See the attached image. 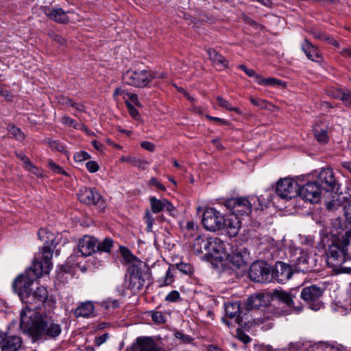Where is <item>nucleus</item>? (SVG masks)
<instances>
[{
	"mask_svg": "<svg viewBox=\"0 0 351 351\" xmlns=\"http://www.w3.org/2000/svg\"><path fill=\"white\" fill-rule=\"evenodd\" d=\"M38 236L44 243L38 259H34L32 266L19 275L13 282L12 288L20 293L23 300L29 303L42 302L47 297V290L45 287H38L34 290V281L43 274H48L52 268L51 258L53 252L51 247H55L56 237L53 233L46 228H40Z\"/></svg>",
	"mask_w": 351,
	"mask_h": 351,
	"instance_id": "f257e3e1",
	"label": "nucleus"
},
{
	"mask_svg": "<svg viewBox=\"0 0 351 351\" xmlns=\"http://www.w3.org/2000/svg\"><path fill=\"white\" fill-rule=\"evenodd\" d=\"M21 302L25 305L20 314V327L33 343H43L47 340L57 339L62 332V326L52 312L38 310L48 296L42 302L29 303L21 298L20 293L15 289Z\"/></svg>",
	"mask_w": 351,
	"mask_h": 351,
	"instance_id": "f03ea898",
	"label": "nucleus"
},
{
	"mask_svg": "<svg viewBox=\"0 0 351 351\" xmlns=\"http://www.w3.org/2000/svg\"><path fill=\"white\" fill-rule=\"evenodd\" d=\"M350 261H351V237L346 234L341 239L329 247L326 262L328 267L333 268L334 270L338 272H347L348 268L343 267V264Z\"/></svg>",
	"mask_w": 351,
	"mask_h": 351,
	"instance_id": "7ed1b4c3",
	"label": "nucleus"
},
{
	"mask_svg": "<svg viewBox=\"0 0 351 351\" xmlns=\"http://www.w3.org/2000/svg\"><path fill=\"white\" fill-rule=\"evenodd\" d=\"M272 298L278 304V306L274 308V314L277 316H286L293 311L300 312L302 309V306L295 305L294 296L287 291L274 290L272 293Z\"/></svg>",
	"mask_w": 351,
	"mask_h": 351,
	"instance_id": "20e7f679",
	"label": "nucleus"
},
{
	"mask_svg": "<svg viewBox=\"0 0 351 351\" xmlns=\"http://www.w3.org/2000/svg\"><path fill=\"white\" fill-rule=\"evenodd\" d=\"M157 77L149 70H128L123 73L122 79L130 86L143 88L147 86L153 79Z\"/></svg>",
	"mask_w": 351,
	"mask_h": 351,
	"instance_id": "39448f33",
	"label": "nucleus"
},
{
	"mask_svg": "<svg viewBox=\"0 0 351 351\" xmlns=\"http://www.w3.org/2000/svg\"><path fill=\"white\" fill-rule=\"evenodd\" d=\"M224 217L213 208H206L202 216V224L205 229L211 232L221 230L223 228Z\"/></svg>",
	"mask_w": 351,
	"mask_h": 351,
	"instance_id": "423d86ee",
	"label": "nucleus"
},
{
	"mask_svg": "<svg viewBox=\"0 0 351 351\" xmlns=\"http://www.w3.org/2000/svg\"><path fill=\"white\" fill-rule=\"evenodd\" d=\"M249 277L256 282H271L270 266L265 262H254L249 269Z\"/></svg>",
	"mask_w": 351,
	"mask_h": 351,
	"instance_id": "0eeeda50",
	"label": "nucleus"
},
{
	"mask_svg": "<svg viewBox=\"0 0 351 351\" xmlns=\"http://www.w3.org/2000/svg\"><path fill=\"white\" fill-rule=\"evenodd\" d=\"M322 291L320 287L316 285H311L304 287L301 292V298L306 302L309 308L313 311H318L322 306L320 298L322 295Z\"/></svg>",
	"mask_w": 351,
	"mask_h": 351,
	"instance_id": "6e6552de",
	"label": "nucleus"
},
{
	"mask_svg": "<svg viewBox=\"0 0 351 351\" xmlns=\"http://www.w3.org/2000/svg\"><path fill=\"white\" fill-rule=\"evenodd\" d=\"M299 184L289 178L280 180L276 186V193L282 199H291L298 196Z\"/></svg>",
	"mask_w": 351,
	"mask_h": 351,
	"instance_id": "1a4fd4ad",
	"label": "nucleus"
},
{
	"mask_svg": "<svg viewBox=\"0 0 351 351\" xmlns=\"http://www.w3.org/2000/svg\"><path fill=\"white\" fill-rule=\"evenodd\" d=\"M225 206L236 217L237 215H247L252 212V204L246 197L229 199L225 202Z\"/></svg>",
	"mask_w": 351,
	"mask_h": 351,
	"instance_id": "9d476101",
	"label": "nucleus"
},
{
	"mask_svg": "<svg viewBox=\"0 0 351 351\" xmlns=\"http://www.w3.org/2000/svg\"><path fill=\"white\" fill-rule=\"evenodd\" d=\"M321 191L316 182H309L302 186H299L298 195L305 201L316 203L320 199Z\"/></svg>",
	"mask_w": 351,
	"mask_h": 351,
	"instance_id": "9b49d317",
	"label": "nucleus"
},
{
	"mask_svg": "<svg viewBox=\"0 0 351 351\" xmlns=\"http://www.w3.org/2000/svg\"><path fill=\"white\" fill-rule=\"evenodd\" d=\"M145 269V264H144V266L134 265L129 267V282L130 287L132 289L141 290L144 286L145 277L147 275V274L144 272Z\"/></svg>",
	"mask_w": 351,
	"mask_h": 351,
	"instance_id": "f8f14e48",
	"label": "nucleus"
},
{
	"mask_svg": "<svg viewBox=\"0 0 351 351\" xmlns=\"http://www.w3.org/2000/svg\"><path fill=\"white\" fill-rule=\"evenodd\" d=\"M208 254L215 259H223L228 254V245L218 237L208 238Z\"/></svg>",
	"mask_w": 351,
	"mask_h": 351,
	"instance_id": "ddd939ff",
	"label": "nucleus"
},
{
	"mask_svg": "<svg viewBox=\"0 0 351 351\" xmlns=\"http://www.w3.org/2000/svg\"><path fill=\"white\" fill-rule=\"evenodd\" d=\"M292 274L291 266L281 261L276 262L272 270L270 269L271 281L276 280L279 283H285Z\"/></svg>",
	"mask_w": 351,
	"mask_h": 351,
	"instance_id": "4468645a",
	"label": "nucleus"
},
{
	"mask_svg": "<svg viewBox=\"0 0 351 351\" xmlns=\"http://www.w3.org/2000/svg\"><path fill=\"white\" fill-rule=\"evenodd\" d=\"M315 182L322 190L326 191H333L337 186L334 173L330 168L322 169Z\"/></svg>",
	"mask_w": 351,
	"mask_h": 351,
	"instance_id": "2eb2a0df",
	"label": "nucleus"
},
{
	"mask_svg": "<svg viewBox=\"0 0 351 351\" xmlns=\"http://www.w3.org/2000/svg\"><path fill=\"white\" fill-rule=\"evenodd\" d=\"M232 266L238 269H243L246 267L250 259V252L245 247L235 249L231 254L228 252L226 256Z\"/></svg>",
	"mask_w": 351,
	"mask_h": 351,
	"instance_id": "dca6fc26",
	"label": "nucleus"
},
{
	"mask_svg": "<svg viewBox=\"0 0 351 351\" xmlns=\"http://www.w3.org/2000/svg\"><path fill=\"white\" fill-rule=\"evenodd\" d=\"M79 200L88 205H97L103 201L101 195L94 188L84 187L77 194Z\"/></svg>",
	"mask_w": 351,
	"mask_h": 351,
	"instance_id": "f3484780",
	"label": "nucleus"
},
{
	"mask_svg": "<svg viewBox=\"0 0 351 351\" xmlns=\"http://www.w3.org/2000/svg\"><path fill=\"white\" fill-rule=\"evenodd\" d=\"M134 351H164L152 338L140 337L136 340Z\"/></svg>",
	"mask_w": 351,
	"mask_h": 351,
	"instance_id": "a211bd4d",
	"label": "nucleus"
},
{
	"mask_svg": "<svg viewBox=\"0 0 351 351\" xmlns=\"http://www.w3.org/2000/svg\"><path fill=\"white\" fill-rule=\"evenodd\" d=\"M78 248L82 256H90L97 252V239L93 237L85 236L80 240Z\"/></svg>",
	"mask_w": 351,
	"mask_h": 351,
	"instance_id": "6ab92c4d",
	"label": "nucleus"
},
{
	"mask_svg": "<svg viewBox=\"0 0 351 351\" xmlns=\"http://www.w3.org/2000/svg\"><path fill=\"white\" fill-rule=\"evenodd\" d=\"M241 227V221L237 217L233 215L226 218L224 217L222 230H225L229 237H234L237 236Z\"/></svg>",
	"mask_w": 351,
	"mask_h": 351,
	"instance_id": "aec40b11",
	"label": "nucleus"
},
{
	"mask_svg": "<svg viewBox=\"0 0 351 351\" xmlns=\"http://www.w3.org/2000/svg\"><path fill=\"white\" fill-rule=\"evenodd\" d=\"M299 254L295 262V270L303 273L311 271L313 268V263L310 261L307 252L300 250Z\"/></svg>",
	"mask_w": 351,
	"mask_h": 351,
	"instance_id": "412c9836",
	"label": "nucleus"
},
{
	"mask_svg": "<svg viewBox=\"0 0 351 351\" xmlns=\"http://www.w3.org/2000/svg\"><path fill=\"white\" fill-rule=\"evenodd\" d=\"M22 343L21 338L19 336H6L1 338L0 347L2 351H17Z\"/></svg>",
	"mask_w": 351,
	"mask_h": 351,
	"instance_id": "4be33fe9",
	"label": "nucleus"
},
{
	"mask_svg": "<svg viewBox=\"0 0 351 351\" xmlns=\"http://www.w3.org/2000/svg\"><path fill=\"white\" fill-rule=\"evenodd\" d=\"M301 48L309 60L317 62H319L322 60L319 50L307 39H305L301 44Z\"/></svg>",
	"mask_w": 351,
	"mask_h": 351,
	"instance_id": "5701e85b",
	"label": "nucleus"
},
{
	"mask_svg": "<svg viewBox=\"0 0 351 351\" xmlns=\"http://www.w3.org/2000/svg\"><path fill=\"white\" fill-rule=\"evenodd\" d=\"M225 311L226 315L230 318H234L235 323L241 325V304L239 302H227L225 304Z\"/></svg>",
	"mask_w": 351,
	"mask_h": 351,
	"instance_id": "b1692460",
	"label": "nucleus"
},
{
	"mask_svg": "<svg viewBox=\"0 0 351 351\" xmlns=\"http://www.w3.org/2000/svg\"><path fill=\"white\" fill-rule=\"evenodd\" d=\"M44 12L50 19L57 23H64L69 20L66 13L62 8H45Z\"/></svg>",
	"mask_w": 351,
	"mask_h": 351,
	"instance_id": "393cba45",
	"label": "nucleus"
},
{
	"mask_svg": "<svg viewBox=\"0 0 351 351\" xmlns=\"http://www.w3.org/2000/svg\"><path fill=\"white\" fill-rule=\"evenodd\" d=\"M207 53L210 61L220 69H226L228 66V61L214 49H207Z\"/></svg>",
	"mask_w": 351,
	"mask_h": 351,
	"instance_id": "a878e982",
	"label": "nucleus"
},
{
	"mask_svg": "<svg viewBox=\"0 0 351 351\" xmlns=\"http://www.w3.org/2000/svg\"><path fill=\"white\" fill-rule=\"evenodd\" d=\"M94 305L91 302L87 301L82 303L75 311V316L88 317L94 312Z\"/></svg>",
	"mask_w": 351,
	"mask_h": 351,
	"instance_id": "bb28decb",
	"label": "nucleus"
},
{
	"mask_svg": "<svg viewBox=\"0 0 351 351\" xmlns=\"http://www.w3.org/2000/svg\"><path fill=\"white\" fill-rule=\"evenodd\" d=\"M208 238L202 236L197 237L193 241L192 250L196 254H199L205 251L208 254Z\"/></svg>",
	"mask_w": 351,
	"mask_h": 351,
	"instance_id": "cd10ccee",
	"label": "nucleus"
},
{
	"mask_svg": "<svg viewBox=\"0 0 351 351\" xmlns=\"http://www.w3.org/2000/svg\"><path fill=\"white\" fill-rule=\"evenodd\" d=\"M120 252L125 261L130 265V266H144L145 263L138 260V258H136L128 248L123 246L120 247Z\"/></svg>",
	"mask_w": 351,
	"mask_h": 351,
	"instance_id": "c85d7f7f",
	"label": "nucleus"
},
{
	"mask_svg": "<svg viewBox=\"0 0 351 351\" xmlns=\"http://www.w3.org/2000/svg\"><path fill=\"white\" fill-rule=\"evenodd\" d=\"M314 136L316 140L322 144H326L328 141V136L327 127L325 125L322 127L321 125L316 124L313 128Z\"/></svg>",
	"mask_w": 351,
	"mask_h": 351,
	"instance_id": "c756f323",
	"label": "nucleus"
},
{
	"mask_svg": "<svg viewBox=\"0 0 351 351\" xmlns=\"http://www.w3.org/2000/svg\"><path fill=\"white\" fill-rule=\"evenodd\" d=\"M264 295L256 294L247 298L246 306L248 310L258 309L263 306Z\"/></svg>",
	"mask_w": 351,
	"mask_h": 351,
	"instance_id": "7c9ffc66",
	"label": "nucleus"
},
{
	"mask_svg": "<svg viewBox=\"0 0 351 351\" xmlns=\"http://www.w3.org/2000/svg\"><path fill=\"white\" fill-rule=\"evenodd\" d=\"M255 79V82L261 85L264 86H274V85H281L282 82L276 79V78H264L261 75L257 74L255 72V75L252 76Z\"/></svg>",
	"mask_w": 351,
	"mask_h": 351,
	"instance_id": "2f4dec72",
	"label": "nucleus"
},
{
	"mask_svg": "<svg viewBox=\"0 0 351 351\" xmlns=\"http://www.w3.org/2000/svg\"><path fill=\"white\" fill-rule=\"evenodd\" d=\"M174 275L171 267L166 271L164 276L158 279L157 282L159 287H165L171 285L174 281Z\"/></svg>",
	"mask_w": 351,
	"mask_h": 351,
	"instance_id": "473e14b6",
	"label": "nucleus"
},
{
	"mask_svg": "<svg viewBox=\"0 0 351 351\" xmlns=\"http://www.w3.org/2000/svg\"><path fill=\"white\" fill-rule=\"evenodd\" d=\"M166 199H158L155 197H150V206L153 213H158L164 210L163 205Z\"/></svg>",
	"mask_w": 351,
	"mask_h": 351,
	"instance_id": "72a5a7b5",
	"label": "nucleus"
},
{
	"mask_svg": "<svg viewBox=\"0 0 351 351\" xmlns=\"http://www.w3.org/2000/svg\"><path fill=\"white\" fill-rule=\"evenodd\" d=\"M113 241L110 238H106L103 241L99 243L97 240V252H110L111 247H112Z\"/></svg>",
	"mask_w": 351,
	"mask_h": 351,
	"instance_id": "f704fd0d",
	"label": "nucleus"
},
{
	"mask_svg": "<svg viewBox=\"0 0 351 351\" xmlns=\"http://www.w3.org/2000/svg\"><path fill=\"white\" fill-rule=\"evenodd\" d=\"M217 101L218 105L221 108H223L229 111H234L239 114H241V111L239 108L232 107L229 102L227 100L224 99L222 97L217 96Z\"/></svg>",
	"mask_w": 351,
	"mask_h": 351,
	"instance_id": "c9c22d12",
	"label": "nucleus"
},
{
	"mask_svg": "<svg viewBox=\"0 0 351 351\" xmlns=\"http://www.w3.org/2000/svg\"><path fill=\"white\" fill-rule=\"evenodd\" d=\"M8 131L13 135V136L18 141H23L25 138L24 134L21 130L16 127L14 125H8Z\"/></svg>",
	"mask_w": 351,
	"mask_h": 351,
	"instance_id": "e433bc0d",
	"label": "nucleus"
},
{
	"mask_svg": "<svg viewBox=\"0 0 351 351\" xmlns=\"http://www.w3.org/2000/svg\"><path fill=\"white\" fill-rule=\"evenodd\" d=\"M119 305V302L116 299L108 298L101 302V306L106 309L115 308Z\"/></svg>",
	"mask_w": 351,
	"mask_h": 351,
	"instance_id": "4c0bfd02",
	"label": "nucleus"
},
{
	"mask_svg": "<svg viewBox=\"0 0 351 351\" xmlns=\"http://www.w3.org/2000/svg\"><path fill=\"white\" fill-rule=\"evenodd\" d=\"M177 269L182 273L187 275H191L193 272V268L191 264L180 263L176 265Z\"/></svg>",
	"mask_w": 351,
	"mask_h": 351,
	"instance_id": "58836bf2",
	"label": "nucleus"
},
{
	"mask_svg": "<svg viewBox=\"0 0 351 351\" xmlns=\"http://www.w3.org/2000/svg\"><path fill=\"white\" fill-rule=\"evenodd\" d=\"M48 143H49V147L52 149L56 150L61 153H64L66 152L64 146L58 141L49 140Z\"/></svg>",
	"mask_w": 351,
	"mask_h": 351,
	"instance_id": "ea45409f",
	"label": "nucleus"
},
{
	"mask_svg": "<svg viewBox=\"0 0 351 351\" xmlns=\"http://www.w3.org/2000/svg\"><path fill=\"white\" fill-rule=\"evenodd\" d=\"M48 167L50 169V170L55 173L66 175V173L62 169V167L56 164L52 160L48 161Z\"/></svg>",
	"mask_w": 351,
	"mask_h": 351,
	"instance_id": "a19ab883",
	"label": "nucleus"
},
{
	"mask_svg": "<svg viewBox=\"0 0 351 351\" xmlns=\"http://www.w3.org/2000/svg\"><path fill=\"white\" fill-rule=\"evenodd\" d=\"M152 319L156 324H162L165 322V317L162 312L156 311L152 314Z\"/></svg>",
	"mask_w": 351,
	"mask_h": 351,
	"instance_id": "79ce46f5",
	"label": "nucleus"
},
{
	"mask_svg": "<svg viewBox=\"0 0 351 351\" xmlns=\"http://www.w3.org/2000/svg\"><path fill=\"white\" fill-rule=\"evenodd\" d=\"M73 157L75 162H80L90 158V155L84 151H80L75 153Z\"/></svg>",
	"mask_w": 351,
	"mask_h": 351,
	"instance_id": "37998d69",
	"label": "nucleus"
},
{
	"mask_svg": "<svg viewBox=\"0 0 351 351\" xmlns=\"http://www.w3.org/2000/svg\"><path fill=\"white\" fill-rule=\"evenodd\" d=\"M313 36L316 38V39H318V40H323V41H325V40H330V37L324 34H323L322 32H319V31H317L316 29H311L310 32H309Z\"/></svg>",
	"mask_w": 351,
	"mask_h": 351,
	"instance_id": "c03bdc74",
	"label": "nucleus"
},
{
	"mask_svg": "<svg viewBox=\"0 0 351 351\" xmlns=\"http://www.w3.org/2000/svg\"><path fill=\"white\" fill-rule=\"evenodd\" d=\"M145 223L147 224V230L152 231V226L154 222V218L149 211H147L145 216Z\"/></svg>",
	"mask_w": 351,
	"mask_h": 351,
	"instance_id": "a18cd8bd",
	"label": "nucleus"
},
{
	"mask_svg": "<svg viewBox=\"0 0 351 351\" xmlns=\"http://www.w3.org/2000/svg\"><path fill=\"white\" fill-rule=\"evenodd\" d=\"M61 123L68 125L69 127H72L74 128H77V123L74 119H71V117L68 116H64L61 118Z\"/></svg>",
	"mask_w": 351,
	"mask_h": 351,
	"instance_id": "49530a36",
	"label": "nucleus"
},
{
	"mask_svg": "<svg viewBox=\"0 0 351 351\" xmlns=\"http://www.w3.org/2000/svg\"><path fill=\"white\" fill-rule=\"evenodd\" d=\"M250 100L253 105L260 108H265L267 107V102L265 100L254 97H250Z\"/></svg>",
	"mask_w": 351,
	"mask_h": 351,
	"instance_id": "de8ad7c7",
	"label": "nucleus"
},
{
	"mask_svg": "<svg viewBox=\"0 0 351 351\" xmlns=\"http://www.w3.org/2000/svg\"><path fill=\"white\" fill-rule=\"evenodd\" d=\"M86 167L90 173H95L99 169V166L95 161L90 160L86 163Z\"/></svg>",
	"mask_w": 351,
	"mask_h": 351,
	"instance_id": "09e8293b",
	"label": "nucleus"
},
{
	"mask_svg": "<svg viewBox=\"0 0 351 351\" xmlns=\"http://www.w3.org/2000/svg\"><path fill=\"white\" fill-rule=\"evenodd\" d=\"M180 298V293L178 291H171L170 293H169L166 298L165 300L170 302H173L177 301Z\"/></svg>",
	"mask_w": 351,
	"mask_h": 351,
	"instance_id": "8fccbe9b",
	"label": "nucleus"
},
{
	"mask_svg": "<svg viewBox=\"0 0 351 351\" xmlns=\"http://www.w3.org/2000/svg\"><path fill=\"white\" fill-rule=\"evenodd\" d=\"M16 156L18 158L21 159L27 165V167H29L35 170H37L32 165L28 157H27L23 152H16Z\"/></svg>",
	"mask_w": 351,
	"mask_h": 351,
	"instance_id": "3c124183",
	"label": "nucleus"
},
{
	"mask_svg": "<svg viewBox=\"0 0 351 351\" xmlns=\"http://www.w3.org/2000/svg\"><path fill=\"white\" fill-rule=\"evenodd\" d=\"M126 105H127V107L128 108V110H129V112L130 114V115L135 119H138L139 118V114H138V112L137 111V110L134 107V106L130 103L128 101H127V102H125Z\"/></svg>",
	"mask_w": 351,
	"mask_h": 351,
	"instance_id": "603ef678",
	"label": "nucleus"
},
{
	"mask_svg": "<svg viewBox=\"0 0 351 351\" xmlns=\"http://www.w3.org/2000/svg\"><path fill=\"white\" fill-rule=\"evenodd\" d=\"M175 337L181 340L183 343H190L192 341L193 339L187 335L183 334L181 332H176L175 333Z\"/></svg>",
	"mask_w": 351,
	"mask_h": 351,
	"instance_id": "864d4df0",
	"label": "nucleus"
},
{
	"mask_svg": "<svg viewBox=\"0 0 351 351\" xmlns=\"http://www.w3.org/2000/svg\"><path fill=\"white\" fill-rule=\"evenodd\" d=\"M127 99L129 102L132 104H134L135 106L141 107V104L138 101V95L136 94L128 93L126 94Z\"/></svg>",
	"mask_w": 351,
	"mask_h": 351,
	"instance_id": "5fc2aeb1",
	"label": "nucleus"
},
{
	"mask_svg": "<svg viewBox=\"0 0 351 351\" xmlns=\"http://www.w3.org/2000/svg\"><path fill=\"white\" fill-rule=\"evenodd\" d=\"M67 102L69 103V106L73 107L75 110L78 112H84L85 106L83 104L76 103L73 101L71 99H66Z\"/></svg>",
	"mask_w": 351,
	"mask_h": 351,
	"instance_id": "6e6d98bb",
	"label": "nucleus"
},
{
	"mask_svg": "<svg viewBox=\"0 0 351 351\" xmlns=\"http://www.w3.org/2000/svg\"><path fill=\"white\" fill-rule=\"evenodd\" d=\"M109 335L108 333H105L99 337H97L95 339L94 344L95 346L99 347L103 343H104L107 339H108Z\"/></svg>",
	"mask_w": 351,
	"mask_h": 351,
	"instance_id": "4d7b16f0",
	"label": "nucleus"
},
{
	"mask_svg": "<svg viewBox=\"0 0 351 351\" xmlns=\"http://www.w3.org/2000/svg\"><path fill=\"white\" fill-rule=\"evenodd\" d=\"M237 337L240 341H241L244 343H247L248 342L250 341V337L245 334L241 329L238 328L237 330Z\"/></svg>",
	"mask_w": 351,
	"mask_h": 351,
	"instance_id": "13d9d810",
	"label": "nucleus"
},
{
	"mask_svg": "<svg viewBox=\"0 0 351 351\" xmlns=\"http://www.w3.org/2000/svg\"><path fill=\"white\" fill-rule=\"evenodd\" d=\"M164 210L167 211L171 215H174V212L176 210V207L166 199L165 201V205H163Z\"/></svg>",
	"mask_w": 351,
	"mask_h": 351,
	"instance_id": "bf43d9fd",
	"label": "nucleus"
},
{
	"mask_svg": "<svg viewBox=\"0 0 351 351\" xmlns=\"http://www.w3.org/2000/svg\"><path fill=\"white\" fill-rule=\"evenodd\" d=\"M149 185L156 187L161 191H165V186L160 183L156 178H152L149 180Z\"/></svg>",
	"mask_w": 351,
	"mask_h": 351,
	"instance_id": "052dcab7",
	"label": "nucleus"
},
{
	"mask_svg": "<svg viewBox=\"0 0 351 351\" xmlns=\"http://www.w3.org/2000/svg\"><path fill=\"white\" fill-rule=\"evenodd\" d=\"M148 165L149 162L147 160L136 158L134 166L138 167L141 169H145Z\"/></svg>",
	"mask_w": 351,
	"mask_h": 351,
	"instance_id": "680f3d73",
	"label": "nucleus"
},
{
	"mask_svg": "<svg viewBox=\"0 0 351 351\" xmlns=\"http://www.w3.org/2000/svg\"><path fill=\"white\" fill-rule=\"evenodd\" d=\"M141 146L142 148L149 152H153L155 149V145L149 141H143L141 143Z\"/></svg>",
	"mask_w": 351,
	"mask_h": 351,
	"instance_id": "e2e57ef3",
	"label": "nucleus"
},
{
	"mask_svg": "<svg viewBox=\"0 0 351 351\" xmlns=\"http://www.w3.org/2000/svg\"><path fill=\"white\" fill-rule=\"evenodd\" d=\"M239 68L243 71L248 76L252 77L255 75V71L253 69H247L245 65L240 64Z\"/></svg>",
	"mask_w": 351,
	"mask_h": 351,
	"instance_id": "0e129e2a",
	"label": "nucleus"
},
{
	"mask_svg": "<svg viewBox=\"0 0 351 351\" xmlns=\"http://www.w3.org/2000/svg\"><path fill=\"white\" fill-rule=\"evenodd\" d=\"M128 93H127L126 91H125L124 90H123L121 88H117L114 92V96L116 97L118 95H121V96H123V98L125 100V101L127 102L128 99L126 97H127L126 94H128Z\"/></svg>",
	"mask_w": 351,
	"mask_h": 351,
	"instance_id": "69168bd1",
	"label": "nucleus"
},
{
	"mask_svg": "<svg viewBox=\"0 0 351 351\" xmlns=\"http://www.w3.org/2000/svg\"><path fill=\"white\" fill-rule=\"evenodd\" d=\"M196 228L197 226L193 221H188L184 228V230L188 231H195Z\"/></svg>",
	"mask_w": 351,
	"mask_h": 351,
	"instance_id": "338daca9",
	"label": "nucleus"
},
{
	"mask_svg": "<svg viewBox=\"0 0 351 351\" xmlns=\"http://www.w3.org/2000/svg\"><path fill=\"white\" fill-rule=\"evenodd\" d=\"M351 96V93L350 91L344 92L341 95V99L346 102V104L348 103L349 101H351L350 100V97Z\"/></svg>",
	"mask_w": 351,
	"mask_h": 351,
	"instance_id": "774afa93",
	"label": "nucleus"
}]
</instances>
